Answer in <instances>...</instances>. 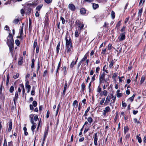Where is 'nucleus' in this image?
Segmentation results:
<instances>
[{
  "instance_id": "16",
  "label": "nucleus",
  "mask_w": 146,
  "mask_h": 146,
  "mask_svg": "<svg viewBox=\"0 0 146 146\" xmlns=\"http://www.w3.org/2000/svg\"><path fill=\"white\" fill-rule=\"evenodd\" d=\"M88 53L86 54L84 56L83 58H82V59L81 60L80 62V63H81V62H84L86 61V60H87V58H88Z\"/></svg>"
},
{
  "instance_id": "19",
  "label": "nucleus",
  "mask_w": 146,
  "mask_h": 146,
  "mask_svg": "<svg viewBox=\"0 0 146 146\" xmlns=\"http://www.w3.org/2000/svg\"><path fill=\"white\" fill-rule=\"evenodd\" d=\"M34 116V115L33 114H31L29 115V117L30 118V121L31 123H33V122H34L33 118Z\"/></svg>"
},
{
  "instance_id": "25",
  "label": "nucleus",
  "mask_w": 146,
  "mask_h": 146,
  "mask_svg": "<svg viewBox=\"0 0 146 146\" xmlns=\"http://www.w3.org/2000/svg\"><path fill=\"white\" fill-rule=\"evenodd\" d=\"M18 63L19 65H21L23 63V58L22 57H20Z\"/></svg>"
},
{
  "instance_id": "40",
  "label": "nucleus",
  "mask_w": 146,
  "mask_h": 146,
  "mask_svg": "<svg viewBox=\"0 0 146 146\" xmlns=\"http://www.w3.org/2000/svg\"><path fill=\"white\" fill-rule=\"evenodd\" d=\"M78 102L76 100H74V101L73 103L72 104V106H74L75 105H76V107H77V106H78Z\"/></svg>"
},
{
  "instance_id": "8",
  "label": "nucleus",
  "mask_w": 146,
  "mask_h": 146,
  "mask_svg": "<svg viewBox=\"0 0 146 146\" xmlns=\"http://www.w3.org/2000/svg\"><path fill=\"white\" fill-rule=\"evenodd\" d=\"M66 50L67 53H68L69 55L71 53V52L73 50V47L72 46L66 47Z\"/></svg>"
},
{
  "instance_id": "34",
  "label": "nucleus",
  "mask_w": 146,
  "mask_h": 146,
  "mask_svg": "<svg viewBox=\"0 0 146 146\" xmlns=\"http://www.w3.org/2000/svg\"><path fill=\"white\" fill-rule=\"evenodd\" d=\"M135 95V94H134L131 97L128 99V100H129L131 102H132L134 98Z\"/></svg>"
},
{
  "instance_id": "31",
  "label": "nucleus",
  "mask_w": 146,
  "mask_h": 146,
  "mask_svg": "<svg viewBox=\"0 0 146 146\" xmlns=\"http://www.w3.org/2000/svg\"><path fill=\"white\" fill-rule=\"evenodd\" d=\"M60 42H59L58 44H57V45L56 48V52L58 54V53L60 50Z\"/></svg>"
},
{
  "instance_id": "13",
  "label": "nucleus",
  "mask_w": 146,
  "mask_h": 146,
  "mask_svg": "<svg viewBox=\"0 0 146 146\" xmlns=\"http://www.w3.org/2000/svg\"><path fill=\"white\" fill-rule=\"evenodd\" d=\"M12 121L11 120H10L9 121V127L8 129V132H10L11 131L12 128Z\"/></svg>"
},
{
  "instance_id": "22",
  "label": "nucleus",
  "mask_w": 146,
  "mask_h": 146,
  "mask_svg": "<svg viewBox=\"0 0 146 146\" xmlns=\"http://www.w3.org/2000/svg\"><path fill=\"white\" fill-rule=\"evenodd\" d=\"M109 24L107 22H105L104 25L102 27L104 29H108L109 27Z\"/></svg>"
},
{
  "instance_id": "35",
  "label": "nucleus",
  "mask_w": 146,
  "mask_h": 146,
  "mask_svg": "<svg viewBox=\"0 0 146 146\" xmlns=\"http://www.w3.org/2000/svg\"><path fill=\"white\" fill-rule=\"evenodd\" d=\"M20 86L21 87V88H22V92L23 94H24L25 92V90L24 86L23 84H20Z\"/></svg>"
},
{
  "instance_id": "6",
  "label": "nucleus",
  "mask_w": 146,
  "mask_h": 146,
  "mask_svg": "<svg viewBox=\"0 0 146 146\" xmlns=\"http://www.w3.org/2000/svg\"><path fill=\"white\" fill-rule=\"evenodd\" d=\"M125 28L126 26L125 25H123L120 30V31L122 33H121L119 36H125V34L126 33L125 32Z\"/></svg>"
},
{
  "instance_id": "17",
  "label": "nucleus",
  "mask_w": 146,
  "mask_h": 146,
  "mask_svg": "<svg viewBox=\"0 0 146 146\" xmlns=\"http://www.w3.org/2000/svg\"><path fill=\"white\" fill-rule=\"evenodd\" d=\"M32 124L31 127V129L33 131V133H34V129L36 128V123L33 122V123H31Z\"/></svg>"
},
{
  "instance_id": "7",
  "label": "nucleus",
  "mask_w": 146,
  "mask_h": 146,
  "mask_svg": "<svg viewBox=\"0 0 146 146\" xmlns=\"http://www.w3.org/2000/svg\"><path fill=\"white\" fill-rule=\"evenodd\" d=\"M121 22L122 20H120L117 23L115 29V30H116L117 31H118V30L120 28V27L122 24Z\"/></svg>"
},
{
  "instance_id": "10",
  "label": "nucleus",
  "mask_w": 146,
  "mask_h": 146,
  "mask_svg": "<svg viewBox=\"0 0 146 146\" xmlns=\"http://www.w3.org/2000/svg\"><path fill=\"white\" fill-rule=\"evenodd\" d=\"M68 7L69 9L72 11H74L75 10V6L73 4H70L68 5Z\"/></svg>"
},
{
  "instance_id": "46",
  "label": "nucleus",
  "mask_w": 146,
  "mask_h": 146,
  "mask_svg": "<svg viewBox=\"0 0 146 146\" xmlns=\"http://www.w3.org/2000/svg\"><path fill=\"white\" fill-rule=\"evenodd\" d=\"M114 61L113 60H112L110 62V64H109V67L110 68L113 66V64Z\"/></svg>"
},
{
  "instance_id": "43",
  "label": "nucleus",
  "mask_w": 146,
  "mask_h": 146,
  "mask_svg": "<svg viewBox=\"0 0 146 146\" xmlns=\"http://www.w3.org/2000/svg\"><path fill=\"white\" fill-rule=\"evenodd\" d=\"M125 37H118L117 39L118 42L123 40L125 39Z\"/></svg>"
},
{
  "instance_id": "30",
  "label": "nucleus",
  "mask_w": 146,
  "mask_h": 146,
  "mask_svg": "<svg viewBox=\"0 0 146 146\" xmlns=\"http://www.w3.org/2000/svg\"><path fill=\"white\" fill-rule=\"evenodd\" d=\"M106 49V48H103L102 49L101 52V54L103 55L106 54H107Z\"/></svg>"
},
{
  "instance_id": "37",
  "label": "nucleus",
  "mask_w": 146,
  "mask_h": 146,
  "mask_svg": "<svg viewBox=\"0 0 146 146\" xmlns=\"http://www.w3.org/2000/svg\"><path fill=\"white\" fill-rule=\"evenodd\" d=\"M37 40L36 39L35 40L34 42V43L33 47H34V49H35V47L37 46Z\"/></svg>"
},
{
  "instance_id": "45",
  "label": "nucleus",
  "mask_w": 146,
  "mask_h": 146,
  "mask_svg": "<svg viewBox=\"0 0 146 146\" xmlns=\"http://www.w3.org/2000/svg\"><path fill=\"white\" fill-rule=\"evenodd\" d=\"M60 20L62 21V23L63 24H64L65 23V20L63 17L62 16L60 17Z\"/></svg>"
},
{
  "instance_id": "55",
  "label": "nucleus",
  "mask_w": 146,
  "mask_h": 146,
  "mask_svg": "<svg viewBox=\"0 0 146 146\" xmlns=\"http://www.w3.org/2000/svg\"><path fill=\"white\" fill-rule=\"evenodd\" d=\"M105 98H103L101 100L100 102V104L101 105H103V103H104V101H105Z\"/></svg>"
},
{
  "instance_id": "24",
  "label": "nucleus",
  "mask_w": 146,
  "mask_h": 146,
  "mask_svg": "<svg viewBox=\"0 0 146 146\" xmlns=\"http://www.w3.org/2000/svg\"><path fill=\"white\" fill-rule=\"evenodd\" d=\"M90 107H88L87 110H86L85 111V113L84 114V115H83V116H87L88 115V114H87V113H88V112L90 110Z\"/></svg>"
},
{
  "instance_id": "64",
  "label": "nucleus",
  "mask_w": 146,
  "mask_h": 146,
  "mask_svg": "<svg viewBox=\"0 0 146 146\" xmlns=\"http://www.w3.org/2000/svg\"><path fill=\"white\" fill-rule=\"evenodd\" d=\"M103 33L102 32H99L98 34V36H103Z\"/></svg>"
},
{
  "instance_id": "52",
  "label": "nucleus",
  "mask_w": 146,
  "mask_h": 146,
  "mask_svg": "<svg viewBox=\"0 0 146 146\" xmlns=\"http://www.w3.org/2000/svg\"><path fill=\"white\" fill-rule=\"evenodd\" d=\"M100 70V68L99 66L96 67V72L97 74L99 73V71Z\"/></svg>"
},
{
  "instance_id": "12",
  "label": "nucleus",
  "mask_w": 146,
  "mask_h": 146,
  "mask_svg": "<svg viewBox=\"0 0 146 146\" xmlns=\"http://www.w3.org/2000/svg\"><path fill=\"white\" fill-rule=\"evenodd\" d=\"M7 32L9 34V35L8 36H13L14 35L15 33V30L14 29H13L12 30V34L11 33L10 29L8 30L7 31Z\"/></svg>"
},
{
  "instance_id": "21",
  "label": "nucleus",
  "mask_w": 146,
  "mask_h": 146,
  "mask_svg": "<svg viewBox=\"0 0 146 146\" xmlns=\"http://www.w3.org/2000/svg\"><path fill=\"white\" fill-rule=\"evenodd\" d=\"M92 7L95 10L98 8L99 7V5L98 4L95 3H92Z\"/></svg>"
},
{
  "instance_id": "59",
  "label": "nucleus",
  "mask_w": 146,
  "mask_h": 146,
  "mask_svg": "<svg viewBox=\"0 0 146 146\" xmlns=\"http://www.w3.org/2000/svg\"><path fill=\"white\" fill-rule=\"evenodd\" d=\"M9 28L8 26L7 25L5 26V30L8 31V30H9Z\"/></svg>"
},
{
  "instance_id": "15",
  "label": "nucleus",
  "mask_w": 146,
  "mask_h": 146,
  "mask_svg": "<svg viewBox=\"0 0 146 146\" xmlns=\"http://www.w3.org/2000/svg\"><path fill=\"white\" fill-rule=\"evenodd\" d=\"M80 13L82 15H84L86 13V10L84 8H81L80 10Z\"/></svg>"
},
{
  "instance_id": "61",
  "label": "nucleus",
  "mask_w": 146,
  "mask_h": 146,
  "mask_svg": "<svg viewBox=\"0 0 146 146\" xmlns=\"http://www.w3.org/2000/svg\"><path fill=\"white\" fill-rule=\"evenodd\" d=\"M122 96V94L119 92H118L117 94V96L118 98H120Z\"/></svg>"
},
{
  "instance_id": "3",
  "label": "nucleus",
  "mask_w": 146,
  "mask_h": 146,
  "mask_svg": "<svg viewBox=\"0 0 146 146\" xmlns=\"http://www.w3.org/2000/svg\"><path fill=\"white\" fill-rule=\"evenodd\" d=\"M7 43L8 46L14 45V40L13 37H8Z\"/></svg>"
},
{
  "instance_id": "28",
  "label": "nucleus",
  "mask_w": 146,
  "mask_h": 146,
  "mask_svg": "<svg viewBox=\"0 0 146 146\" xmlns=\"http://www.w3.org/2000/svg\"><path fill=\"white\" fill-rule=\"evenodd\" d=\"M43 6L42 5H38L36 7V10L38 11H40Z\"/></svg>"
},
{
  "instance_id": "29",
  "label": "nucleus",
  "mask_w": 146,
  "mask_h": 146,
  "mask_svg": "<svg viewBox=\"0 0 146 146\" xmlns=\"http://www.w3.org/2000/svg\"><path fill=\"white\" fill-rule=\"evenodd\" d=\"M124 133L125 134H126V133L127 132H128V130H129V128H128V126H125L124 127Z\"/></svg>"
},
{
  "instance_id": "53",
  "label": "nucleus",
  "mask_w": 146,
  "mask_h": 146,
  "mask_svg": "<svg viewBox=\"0 0 146 146\" xmlns=\"http://www.w3.org/2000/svg\"><path fill=\"white\" fill-rule=\"evenodd\" d=\"M129 19V16H128L125 20L124 23L125 24H126L128 21Z\"/></svg>"
},
{
  "instance_id": "23",
  "label": "nucleus",
  "mask_w": 146,
  "mask_h": 146,
  "mask_svg": "<svg viewBox=\"0 0 146 146\" xmlns=\"http://www.w3.org/2000/svg\"><path fill=\"white\" fill-rule=\"evenodd\" d=\"M87 121L88 122L89 125H91V123L93 121V119L91 117H89L87 118Z\"/></svg>"
},
{
  "instance_id": "56",
  "label": "nucleus",
  "mask_w": 146,
  "mask_h": 146,
  "mask_svg": "<svg viewBox=\"0 0 146 146\" xmlns=\"http://www.w3.org/2000/svg\"><path fill=\"white\" fill-rule=\"evenodd\" d=\"M91 83H92V82H90L89 83V86H88V89L89 90V92L90 93L91 89Z\"/></svg>"
},
{
  "instance_id": "41",
  "label": "nucleus",
  "mask_w": 146,
  "mask_h": 146,
  "mask_svg": "<svg viewBox=\"0 0 146 146\" xmlns=\"http://www.w3.org/2000/svg\"><path fill=\"white\" fill-rule=\"evenodd\" d=\"M145 76H143L141 77V81H140V83L141 84H142V83L144 82V81L145 80Z\"/></svg>"
},
{
  "instance_id": "4",
  "label": "nucleus",
  "mask_w": 146,
  "mask_h": 146,
  "mask_svg": "<svg viewBox=\"0 0 146 146\" xmlns=\"http://www.w3.org/2000/svg\"><path fill=\"white\" fill-rule=\"evenodd\" d=\"M65 40H66V47L72 46V43L70 37H66Z\"/></svg>"
},
{
  "instance_id": "14",
  "label": "nucleus",
  "mask_w": 146,
  "mask_h": 146,
  "mask_svg": "<svg viewBox=\"0 0 146 146\" xmlns=\"http://www.w3.org/2000/svg\"><path fill=\"white\" fill-rule=\"evenodd\" d=\"M32 21L30 18H29V31L31 32L32 30Z\"/></svg>"
},
{
  "instance_id": "20",
  "label": "nucleus",
  "mask_w": 146,
  "mask_h": 146,
  "mask_svg": "<svg viewBox=\"0 0 146 146\" xmlns=\"http://www.w3.org/2000/svg\"><path fill=\"white\" fill-rule=\"evenodd\" d=\"M81 31H80V30H76L75 33V36H78L79 34L80 36H81V35L80 34Z\"/></svg>"
},
{
  "instance_id": "49",
  "label": "nucleus",
  "mask_w": 146,
  "mask_h": 146,
  "mask_svg": "<svg viewBox=\"0 0 146 146\" xmlns=\"http://www.w3.org/2000/svg\"><path fill=\"white\" fill-rule=\"evenodd\" d=\"M110 110V108L109 106H107L105 108V110H104L105 112H108Z\"/></svg>"
},
{
  "instance_id": "51",
  "label": "nucleus",
  "mask_w": 146,
  "mask_h": 146,
  "mask_svg": "<svg viewBox=\"0 0 146 146\" xmlns=\"http://www.w3.org/2000/svg\"><path fill=\"white\" fill-rule=\"evenodd\" d=\"M111 98L112 99L113 102H115V101L116 99V97L115 96H114L113 95H111Z\"/></svg>"
},
{
  "instance_id": "18",
  "label": "nucleus",
  "mask_w": 146,
  "mask_h": 146,
  "mask_svg": "<svg viewBox=\"0 0 146 146\" xmlns=\"http://www.w3.org/2000/svg\"><path fill=\"white\" fill-rule=\"evenodd\" d=\"M18 93L17 91H16L15 92V97L14 98L13 101H14V104H15L16 103V101H17V98L18 97Z\"/></svg>"
},
{
  "instance_id": "1",
  "label": "nucleus",
  "mask_w": 146,
  "mask_h": 146,
  "mask_svg": "<svg viewBox=\"0 0 146 146\" xmlns=\"http://www.w3.org/2000/svg\"><path fill=\"white\" fill-rule=\"evenodd\" d=\"M106 74L104 72L100 73L99 75V82L100 84L104 83V82H107L109 80V77L108 78H105V76Z\"/></svg>"
},
{
  "instance_id": "58",
  "label": "nucleus",
  "mask_w": 146,
  "mask_h": 146,
  "mask_svg": "<svg viewBox=\"0 0 146 146\" xmlns=\"http://www.w3.org/2000/svg\"><path fill=\"white\" fill-rule=\"evenodd\" d=\"M90 130L89 128H85L84 131V133H86L88 130Z\"/></svg>"
},
{
  "instance_id": "62",
  "label": "nucleus",
  "mask_w": 146,
  "mask_h": 146,
  "mask_svg": "<svg viewBox=\"0 0 146 146\" xmlns=\"http://www.w3.org/2000/svg\"><path fill=\"white\" fill-rule=\"evenodd\" d=\"M45 2L47 4H49L52 2V0H44Z\"/></svg>"
},
{
  "instance_id": "48",
  "label": "nucleus",
  "mask_w": 146,
  "mask_h": 146,
  "mask_svg": "<svg viewBox=\"0 0 146 146\" xmlns=\"http://www.w3.org/2000/svg\"><path fill=\"white\" fill-rule=\"evenodd\" d=\"M105 96H106L107 95L108 92L106 90H104L101 92Z\"/></svg>"
},
{
  "instance_id": "42",
  "label": "nucleus",
  "mask_w": 146,
  "mask_h": 146,
  "mask_svg": "<svg viewBox=\"0 0 146 146\" xmlns=\"http://www.w3.org/2000/svg\"><path fill=\"white\" fill-rule=\"evenodd\" d=\"M28 5H29L30 6H33V7H35L36 5H37V4L32 3H30L28 4Z\"/></svg>"
},
{
  "instance_id": "54",
  "label": "nucleus",
  "mask_w": 146,
  "mask_h": 146,
  "mask_svg": "<svg viewBox=\"0 0 146 146\" xmlns=\"http://www.w3.org/2000/svg\"><path fill=\"white\" fill-rule=\"evenodd\" d=\"M34 107H36L37 105V102L35 101H34L33 102V105Z\"/></svg>"
},
{
  "instance_id": "50",
  "label": "nucleus",
  "mask_w": 146,
  "mask_h": 146,
  "mask_svg": "<svg viewBox=\"0 0 146 146\" xmlns=\"http://www.w3.org/2000/svg\"><path fill=\"white\" fill-rule=\"evenodd\" d=\"M130 137V134H127L126 135L125 139L126 140H127L129 139Z\"/></svg>"
},
{
  "instance_id": "38",
  "label": "nucleus",
  "mask_w": 146,
  "mask_h": 146,
  "mask_svg": "<svg viewBox=\"0 0 146 146\" xmlns=\"http://www.w3.org/2000/svg\"><path fill=\"white\" fill-rule=\"evenodd\" d=\"M19 19H15L13 21V23L15 24H18L19 22Z\"/></svg>"
},
{
  "instance_id": "57",
  "label": "nucleus",
  "mask_w": 146,
  "mask_h": 146,
  "mask_svg": "<svg viewBox=\"0 0 146 146\" xmlns=\"http://www.w3.org/2000/svg\"><path fill=\"white\" fill-rule=\"evenodd\" d=\"M15 43L17 45L19 46L20 44V42L19 40H16L15 41Z\"/></svg>"
},
{
  "instance_id": "26",
  "label": "nucleus",
  "mask_w": 146,
  "mask_h": 146,
  "mask_svg": "<svg viewBox=\"0 0 146 146\" xmlns=\"http://www.w3.org/2000/svg\"><path fill=\"white\" fill-rule=\"evenodd\" d=\"M111 16L113 19L115 17V13L113 11H112L111 13Z\"/></svg>"
},
{
  "instance_id": "44",
  "label": "nucleus",
  "mask_w": 146,
  "mask_h": 146,
  "mask_svg": "<svg viewBox=\"0 0 146 146\" xmlns=\"http://www.w3.org/2000/svg\"><path fill=\"white\" fill-rule=\"evenodd\" d=\"M35 61L34 59H32L31 64V68H34Z\"/></svg>"
},
{
  "instance_id": "9",
  "label": "nucleus",
  "mask_w": 146,
  "mask_h": 146,
  "mask_svg": "<svg viewBox=\"0 0 146 146\" xmlns=\"http://www.w3.org/2000/svg\"><path fill=\"white\" fill-rule=\"evenodd\" d=\"M23 24H22V26L20 27L19 30V36H23Z\"/></svg>"
},
{
  "instance_id": "32",
  "label": "nucleus",
  "mask_w": 146,
  "mask_h": 146,
  "mask_svg": "<svg viewBox=\"0 0 146 146\" xmlns=\"http://www.w3.org/2000/svg\"><path fill=\"white\" fill-rule=\"evenodd\" d=\"M85 87L86 85L84 83H82L81 85V88L82 91L84 92V90L86 89Z\"/></svg>"
},
{
  "instance_id": "27",
  "label": "nucleus",
  "mask_w": 146,
  "mask_h": 146,
  "mask_svg": "<svg viewBox=\"0 0 146 146\" xmlns=\"http://www.w3.org/2000/svg\"><path fill=\"white\" fill-rule=\"evenodd\" d=\"M10 51L12 54H13V49L14 47V45L9 46Z\"/></svg>"
},
{
  "instance_id": "39",
  "label": "nucleus",
  "mask_w": 146,
  "mask_h": 146,
  "mask_svg": "<svg viewBox=\"0 0 146 146\" xmlns=\"http://www.w3.org/2000/svg\"><path fill=\"white\" fill-rule=\"evenodd\" d=\"M48 128H47L46 130H45L44 133V137H46L48 135Z\"/></svg>"
},
{
  "instance_id": "11",
  "label": "nucleus",
  "mask_w": 146,
  "mask_h": 146,
  "mask_svg": "<svg viewBox=\"0 0 146 146\" xmlns=\"http://www.w3.org/2000/svg\"><path fill=\"white\" fill-rule=\"evenodd\" d=\"M111 99V97L110 96H108L106 98V101L104 102V104L106 106L108 105L110 102Z\"/></svg>"
},
{
  "instance_id": "60",
  "label": "nucleus",
  "mask_w": 146,
  "mask_h": 146,
  "mask_svg": "<svg viewBox=\"0 0 146 146\" xmlns=\"http://www.w3.org/2000/svg\"><path fill=\"white\" fill-rule=\"evenodd\" d=\"M19 74V73H17L16 75H14L13 76V78L15 79H16L18 78Z\"/></svg>"
},
{
  "instance_id": "5",
  "label": "nucleus",
  "mask_w": 146,
  "mask_h": 146,
  "mask_svg": "<svg viewBox=\"0 0 146 146\" xmlns=\"http://www.w3.org/2000/svg\"><path fill=\"white\" fill-rule=\"evenodd\" d=\"M97 133H95L94 134L93 139H94V143L95 146H96L97 145V141L98 140V135Z\"/></svg>"
},
{
  "instance_id": "2",
  "label": "nucleus",
  "mask_w": 146,
  "mask_h": 146,
  "mask_svg": "<svg viewBox=\"0 0 146 146\" xmlns=\"http://www.w3.org/2000/svg\"><path fill=\"white\" fill-rule=\"evenodd\" d=\"M75 23L76 25L78 27V30H80V31H81L83 28L84 25L83 23L78 19L76 20Z\"/></svg>"
},
{
  "instance_id": "33",
  "label": "nucleus",
  "mask_w": 146,
  "mask_h": 146,
  "mask_svg": "<svg viewBox=\"0 0 146 146\" xmlns=\"http://www.w3.org/2000/svg\"><path fill=\"white\" fill-rule=\"evenodd\" d=\"M143 12V9L142 8L139 9V12L138 13V16L141 17L142 15V13Z\"/></svg>"
},
{
  "instance_id": "63",
  "label": "nucleus",
  "mask_w": 146,
  "mask_h": 146,
  "mask_svg": "<svg viewBox=\"0 0 146 146\" xmlns=\"http://www.w3.org/2000/svg\"><path fill=\"white\" fill-rule=\"evenodd\" d=\"M112 45L110 43L108 45V50H110L111 48Z\"/></svg>"
},
{
  "instance_id": "36",
  "label": "nucleus",
  "mask_w": 146,
  "mask_h": 146,
  "mask_svg": "<svg viewBox=\"0 0 146 146\" xmlns=\"http://www.w3.org/2000/svg\"><path fill=\"white\" fill-rule=\"evenodd\" d=\"M136 138L137 139L139 143H141L142 142L141 139V137H139V135L137 136Z\"/></svg>"
},
{
  "instance_id": "47",
  "label": "nucleus",
  "mask_w": 146,
  "mask_h": 146,
  "mask_svg": "<svg viewBox=\"0 0 146 146\" xmlns=\"http://www.w3.org/2000/svg\"><path fill=\"white\" fill-rule=\"evenodd\" d=\"M14 90V87L13 86H11L9 89V91L10 92L12 93L13 92Z\"/></svg>"
}]
</instances>
